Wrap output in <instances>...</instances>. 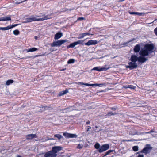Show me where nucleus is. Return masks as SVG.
Here are the masks:
<instances>
[{"mask_svg": "<svg viewBox=\"0 0 157 157\" xmlns=\"http://www.w3.org/2000/svg\"><path fill=\"white\" fill-rule=\"evenodd\" d=\"M32 57V56H29L28 57H27L26 58H30Z\"/></svg>", "mask_w": 157, "mask_h": 157, "instance_id": "nucleus-54", "label": "nucleus"}, {"mask_svg": "<svg viewBox=\"0 0 157 157\" xmlns=\"http://www.w3.org/2000/svg\"><path fill=\"white\" fill-rule=\"evenodd\" d=\"M113 150H109L107 152L105 153V154L103 156V157H104L109 155L111 152H113Z\"/></svg>", "mask_w": 157, "mask_h": 157, "instance_id": "nucleus-33", "label": "nucleus"}, {"mask_svg": "<svg viewBox=\"0 0 157 157\" xmlns=\"http://www.w3.org/2000/svg\"><path fill=\"white\" fill-rule=\"evenodd\" d=\"M18 25V24H14V25H9L10 26V29H11V28H12L17 25Z\"/></svg>", "mask_w": 157, "mask_h": 157, "instance_id": "nucleus-38", "label": "nucleus"}, {"mask_svg": "<svg viewBox=\"0 0 157 157\" xmlns=\"http://www.w3.org/2000/svg\"><path fill=\"white\" fill-rule=\"evenodd\" d=\"M124 0H121V1H120L121 2H122V1H124Z\"/></svg>", "mask_w": 157, "mask_h": 157, "instance_id": "nucleus-60", "label": "nucleus"}, {"mask_svg": "<svg viewBox=\"0 0 157 157\" xmlns=\"http://www.w3.org/2000/svg\"><path fill=\"white\" fill-rule=\"evenodd\" d=\"M152 148L153 147L150 144H147L145 147L142 150L138 152L137 153H144L145 155H147L151 152Z\"/></svg>", "mask_w": 157, "mask_h": 157, "instance_id": "nucleus-2", "label": "nucleus"}, {"mask_svg": "<svg viewBox=\"0 0 157 157\" xmlns=\"http://www.w3.org/2000/svg\"><path fill=\"white\" fill-rule=\"evenodd\" d=\"M84 42V40H79L76 42H75V43L76 45H77L78 44H82Z\"/></svg>", "mask_w": 157, "mask_h": 157, "instance_id": "nucleus-29", "label": "nucleus"}, {"mask_svg": "<svg viewBox=\"0 0 157 157\" xmlns=\"http://www.w3.org/2000/svg\"><path fill=\"white\" fill-rule=\"evenodd\" d=\"M34 38H35V39L36 40L37 38V36H35L34 37Z\"/></svg>", "mask_w": 157, "mask_h": 157, "instance_id": "nucleus-53", "label": "nucleus"}, {"mask_svg": "<svg viewBox=\"0 0 157 157\" xmlns=\"http://www.w3.org/2000/svg\"><path fill=\"white\" fill-rule=\"evenodd\" d=\"M39 16L36 15H33L30 17L27 18L25 21L23 22L24 23L30 22L33 21H43L45 20H47L49 19L48 16H45L44 17L40 18H38Z\"/></svg>", "mask_w": 157, "mask_h": 157, "instance_id": "nucleus-1", "label": "nucleus"}, {"mask_svg": "<svg viewBox=\"0 0 157 157\" xmlns=\"http://www.w3.org/2000/svg\"><path fill=\"white\" fill-rule=\"evenodd\" d=\"M13 82V80H9L6 81V84L7 85H9L10 84L12 83Z\"/></svg>", "mask_w": 157, "mask_h": 157, "instance_id": "nucleus-26", "label": "nucleus"}, {"mask_svg": "<svg viewBox=\"0 0 157 157\" xmlns=\"http://www.w3.org/2000/svg\"><path fill=\"white\" fill-rule=\"evenodd\" d=\"M137 157H144V155L143 154L139 155Z\"/></svg>", "mask_w": 157, "mask_h": 157, "instance_id": "nucleus-45", "label": "nucleus"}, {"mask_svg": "<svg viewBox=\"0 0 157 157\" xmlns=\"http://www.w3.org/2000/svg\"><path fill=\"white\" fill-rule=\"evenodd\" d=\"M149 53L147 51L145 48L144 49H142L139 52V54L141 56L145 57L149 55Z\"/></svg>", "mask_w": 157, "mask_h": 157, "instance_id": "nucleus-9", "label": "nucleus"}, {"mask_svg": "<svg viewBox=\"0 0 157 157\" xmlns=\"http://www.w3.org/2000/svg\"><path fill=\"white\" fill-rule=\"evenodd\" d=\"M96 128H97V126H96Z\"/></svg>", "mask_w": 157, "mask_h": 157, "instance_id": "nucleus-62", "label": "nucleus"}, {"mask_svg": "<svg viewBox=\"0 0 157 157\" xmlns=\"http://www.w3.org/2000/svg\"><path fill=\"white\" fill-rule=\"evenodd\" d=\"M156 84H157V82H156Z\"/></svg>", "mask_w": 157, "mask_h": 157, "instance_id": "nucleus-63", "label": "nucleus"}, {"mask_svg": "<svg viewBox=\"0 0 157 157\" xmlns=\"http://www.w3.org/2000/svg\"><path fill=\"white\" fill-rule=\"evenodd\" d=\"M103 85H105V84H97L96 83V86H101Z\"/></svg>", "mask_w": 157, "mask_h": 157, "instance_id": "nucleus-40", "label": "nucleus"}, {"mask_svg": "<svg viewBox=\"0 0 157 157\" xmlns=\"http://www.w3.org/2000/svg\"><path fill=\"white\" fill-rule=\"evenodd\" d=\"M2 17H0V21H2Z\"/></svg>", "mask_w": 157, "mask_h": 157, "instance_id": "nucleus-56", "label": "nucleus"}, {"mask_svg": "<svg viewBox=\"0 0 157 157\" xmlns=\"http://www.w3.org/2000/svg\"><path fill=\"white\" fill-rule=\"evenodd\" d=\"M75 61V60L74 59H70L67 62V63L71 64L74 63Z\"/></svg>", "mask_w": 157, "mask_h": 157, "instance_id": "nucleus-31", "label": "nucleus"}, {"mask_svg": "<svg viewBox=\"0 0 157 157\" xmlns=\"http://www.w3.org/2000/svg\"><path fill=\"white\" fill-rule=\"evenodd\" d=\"M84 85H86L87 86H90V84L87 83H85Z\"/></svg>", "mask_w": 157, "mask_h": 157, "instance_id": "nucleus-47", "label": "nucleus"}, {"mask_svg": "<svg viewBox=\"0 0 157 157\" xmlns=\"http://www.w3.org/2000/svg\"><path fill=\"white\" fill-rule=\"evenodd\" d=\"M49 49L51 51V52H53L54 51V50L52 49V48H50Z\"/></svg>", "mask_w": 157, "mask_h": 157, "instance_id": "nucleus-52", "label": "nucleus"}, {"mask_svg": "<svg viewBox=\"0 0 157 157\" xmlns=\"http://www.w3.org/2000/svg\"><path fill=\"white\" fill-rule=\"evenodd\" d=\"M110 68L109 67H94L92 69V70H96L98 71H106Z\"/></svg>", "mask_w": 157, "mask_h": 157, "instance_id": "nucleus-10", "label": "nucleus"}, {"mask_svg": "<svg viewBox=\"0 0 157 157\" xmlns=\"http://www.w3.org/2000/svg\"><path fill=\"white\" fill-rule=\"evenodd\" d=\"M151 132H153V131H152V130H151Z\"/></svg>", "mask_w": 157, "mask_h": 157, "instance_id": "nucleus-61", "label": "nucleus"}, {"mask_svg": "<svg viewBox=\"0 0 157 157\" xmlns=\"http://www.w3.org/2000/svg\"><path fill=\"white\" fill-rule=\"evenodd\" d=\"M140 46L139 44H137L135 46L134 48V51L135 52H138L140 49Z\"/></svg>", "mask_w": 157, "mask_h": 157, "instance_id": "nucleus-17", "label": "nucleus"}, {"mask_svg": "<svg viewBox=\"0 0 157 157\" xmlns=\"http://www.w3.org/2000/svg\"><path fill=\"white\" fill-rule=\"evenodd\" d=\"M83 146V144H78L77 146V148L78 149L82 148Z\"/></svg>", "mask_w": 157, "mask_h": 157, "instance_id": "nucleus-36", "label": "nucleus"}, {"mask_svg": "<svg viewBox=\"0 0 157 157\" xmlns=\"http://www.w3.org/2000/svg\"><path fill=\"white\" fill-rule=\"evenodd\" d=\"M62 147L60 146H54L52 148V152L55 157L57 156V153L59 151L61 150Z\"/></svg>", "mask_w": 157, "mask_h": 157, "instance_id": "nucleus-5", "label": "nucleus"}, {"mask_svg": "<svg viewBox=\"0 0 157 157\" xmlns=\"http://www.w3.org/2000/svg\"><path fill=\"white\" fill-rule=\"evenodd\" d=\"M84 19H85L83 17H79V18H78V20H84Z\"/></svg>", "mask_w": 157, "mask_h": 157, "instance_id": "nucleus-43", "label": "nucleus"}, {"mask_svg": "<svg viewBox=\"0 0 157 157\" xmlns=\"http://www.w3.org/2000/svg\"><path fill=\"white\" fill-rule=\"evenodd\" d=\"M67 41L66 40H61L53 42L51 44V46L52 47L55 46L59 47L62 44Z\"/></svg>", "mask_w": 157, "mask_h": 157, "instance_id": "nucleus-3", "label": "nucleus"}, {"mask_svg": "<svg viewBox=\"0 0 157 157\" xmlns=\"http://www.w3.org/2000/svg\"><path fill=\"white\" fill-rule=\"evenodd\" d=\"M37 137V136L35 134H29L27 135L26 136L27 140H31L33 138Z\"/></svg>", "mask_w": 157, "mask_h": 157, "instance_id": "nucleus-15", "label": "nucleus"}, {"mask_svg": "<svg viewBox=\"0 0 157 157\" xmlns=\"http://www.w3.org/2000/svg\"><path fill=\"white\" fill-rule=\"evenodd\" d=\"M144 48L149 53H151L153 52L154 46L153 44H147L144 45Z\"/></svg>", "mask_w": 157, "mask_h": 157, "instance_id": "nucleus-4", "label": "nucleus"}, {"mask_svg": "<svg viewBox=\"0 0 157 157\" xmlns=\"http://www.w3.org/2000/svg\"><path fill=\"white\" fill-rule=\"evenodd\" d=\"M54 137L57 138L59 140H60L61 139L63 138V136L59 134H55Z\"/></svg>", "mask_w": 157, "mask_h": 157, "instance_id": "nucleus-24", "label": "nucleus"}, {"mask_svg": "<svg viewBox=\"0 0 157 157\" xmlns=\"http://www.w3.org/2000/svg\"><path fill=\"white\" fill-rule=\"evenodd\" d=\"M13 33L15 35H17L19 34L20 32L18 30H15L13 31Z\"/></svg>", "mask_w": 157, "mask_h": 157, "instance_id": "nucleus-28", "label": "nucleus"}, {"mask_svg": "<svg viewBox=\"0 0 157 157\" xmlns=\"http://www.w3.org/2000/svg\"><path fill=\"white\" fill-rule=\"evenodd\" d=\"M2 21H11V20L10 16L7 17H2Z\"/></svg>", "mask_w": 157, "mask_h": 157, "instance_id": "nucleus-18", "label": "nucleus"}, {"mask_svg": "<svg viewBox=\"0 0 157 157\" xmlns=\"http://www.w3.org/2000/svg\"><path fill=\"white\" fill-rule=\"evenodd\" d=\"M133 150L135 151H136L138 150V146H134L132 147Z\"/></svg>", "mask_w": 157, "mask_h": 157, "instance_id": "nucleus-32", "label": "nucleus"}, {"mask_svg": "<svg viewBox=\"0 0 157 157\" xmlns=\"http://www.w3.org/2000/svg\"><path fill=\"white\" fill-rule=\"evenodd\" d=\"M63 36V34L60 32H58L55 35V40H58L60 38Z\"/></svg>", "mask_w": 157, "mask_h": 157, "instance_id": "nucleus-16", "label": "nucleus"}, {"mask_svg": "<svg viewBox=\"0 0 157 157\" xmlns=\"http://www.w3.org/2000/svg\"><path fill=\"white\" fill-rule=\"evenodd\" d=\"M117 113H113L112 112H109L107 114V115H108L109 116H110L112 115H115Z\"/></svg>", "mask_w": 157, "mask_h": 157, "instance_id": "nucleus-35", "label": "nucleus"}, {"mask_svg": "<svg viewBox=\"0 0 157 157\" xmlns=\"http://www.w3.org/2000/svg\"><path fill=\"white\" fill-rule=\"evenodd\" d=\"M139 57L136 55H132L131 56L130 60L134 63H136L137 61L138 62Z\"/></svg>", "mask_w": 157, "mask_h": 157, "instance_id": "nucleus-13", "label": "nucleus"}, {"mask_svg": "<svg viewBox=\"0 0 157 157\" xmlns=\"http://www.w3.org/2000/svg\"><path fill=\"white\" fill-rule=\"evenodd\" d=\"M63 135L66 138H76L77 137V135L75 134L69 133L67 132L63 133Z\"/></svg>", "mask_w": 157, "mask_h": 157, "instance_id": "nucleus-8", "label": "nucleus"}, {"mask_svg": "<svg viewBox=\"0 0 157 157\" xmlns=\"http://www.w3.org/2000/svg\"><path fill=\"white\" fill-rule=\"evenodd\" d=\"M129 135H134L136 134H138L137 132L136 131V130H133V131H131L129 132Z\"/></svg>", "mask_w": 157, "mask_h": 157, "instance_id": "nucleus-23", "label": "nucleus"}, {"mask_svg": "<svg viewBox=\"0 0 157 157\" xmlns=\"http://www.w3.org/2000/svg\"><path fill=\"white\" fill-rule=\"evenodd\" d=\"M94 147L96 149H99L100 148V145L98 143H96L94 145Z\"/></svg>", "mask_w": 157, "mask_h": 157, "instance_id": "nucleus-27", "label": "nucleus"}, {"mask_svg": "<svg viewBox=\"0 0 157 157\" xmlns=\"http://www.w3.org/2000/svg\"><path fill=\"white\" fill-rule=\"evenodd\" d=\"M89 128H88V129H87V131H89Z\"/></svg>", "mask_w": 157, "mask_h": 157, "instance_id": "nucleus-58", "label": "nucleus"}, {"mask_svg": "<svg viewBox=\"0 0 157 157\" xmlns=\"http://www.w3.org/2000/svg\"><path fill=\"white\" fill-rule=\"evenodd\" d=\"M129 13L131 14H136L137 12H130Z\"/></svg>", "mask_w": 157, "mask_h": 157, "instance_id": "nucleus-42", "label": "nucleus"}, {"mask_svg": "<svg viewBox=\"0 0 157 157\" xmlns=\"http://www.w3.org/2000/svg\"><path fill=\"white\" fill-rule=\"evenodd\" d=\"M145 14V13H138L137 12L136 15H139V16L144 15Z\"/></svg>", "mask_w": 157, "mask_h": 157, "instance_id": "nucleus-37", "label": "nucleus"}, {"mask_svg": "<svg viewBox=\"0 0 157 157\" xmlns=\"http://www.w3.org/2000/svg\"><path fill=\"white\" fill-rule=\"evenodd\" d=\"M68 92V90L66 89L65 90L62 91L60 92L59 95V96H61L62 95H63L64 94H66Z\"/></svg>", "mask_w": 157, "mask_h": 157, "instance_id": "nucleus-19", "label": "nucleus"}, {"mask_svg": "<svg viewBox=\"0 0 157 157\" xmlns=\"http://www.w3.org/2000/svg\"><path fill=\"white\" fill-rule=\"evenodd\" d=\"M84 83H85L82 82H79L78 84L79 85H84Z\"/></svg>", "mask_w": 157, "mask_h": 157, "instance_id": "nucleus-46", "label": "nucleus"}, {"mask_svg": "<svg viewBox=\"0 0 157 157\" xmlns=\"http://www.w3.org/2000/svg\"><path fill=\"white\" fill-rule=\"evenodd\" d=\"M109 148V145L108 144H105L102 145L98 149V152L101 153L108 150Z\"/></svg>", "mask_w": 157, "mask_h": 157, "instance_id": "nucleus-7", "label": "nucleus"}, {"mask_svg": "<svg viewBox=\"0 0 157 157\" xmlns=\"http://www.w3.org/2000/svg\"><path fill=\"white\" fill-rule=\"evenodd\" d=\"M128 65L126 66V68H129L130 70H132L136 68L137 67V65L136 63H134L132 61L128 63Z\"/></svg>", "mask_w": 157, "mask_h": 157, "instance_id": "nucleus-6", "label": "nucleus"}, {"mask_svg": "<svg viewBox=\"0 0 157 157\" xmlns=\"http://www.w3.org/2000/svg\"><path fill=\"white\" fill-rule=\"evenodd\" d=\"M98 42L96 40H90L88 42L85 44L88 46L92 45H95L97 44Z\"/></svg>", "mask_w": 157, "mask_h": 157, "instance_id": "nucleus-11", "label": "nucleus"}, {"mask_svg": "<svg viewBox=\"0 0 157 157\" xmlns=\"http://www.w3.org/2000/svg\"><path fill=\"white\" fill-rule=\"evenodd\" d=\"M96 84H90V86H96Z\"/></svg>", "mask_w": 157, "mask_h": 157, "instance_id": "nucleus-44", "label": "nucleus"}, {"mask_svg": "<svg viewBox=\"0 0 157 157\" xmlns=\"http://www.w3.org/2000/svg\"><path fill=\"white\" fill-rule=\"evenodd\" d=\"M151 132V131H150V132H144L145 133H150Z\"/></svg>", "mask_w": 157, "mask_h": 157, "instance_id": "nucleus-49", "label": "nucleus"}, {"mask_svg": "<svg viewBox=\"0 0 157 157\" xmlns=\"http://www.w3.org/2000/svg\"><path fill=\"white\" fill-rule=\"evenodd\" d=\"M50 108L51 107L50 106H44L42 107V109L43 111H44L45 110L48 109Z\"/></svg>", "mask_w": 157, "mask_h": 157, "instance_id": "nucleus-34", "label": "nucleus"}, {"mask_svg": "<svg viewBox=\"0 0 157 157\" xmlns=\"http://www.w3.org/2000/svg\"><path fill=\"white\" fill-rule=\"evenodd\" d=\"M10 29V26H8L6 27H0V30H6Z\"/></svg>", "mask_w": 157, "mask_h": 157, "instance_id": "nucleus-25", "label": "nucleus"}, {"mask_svg": "<svg viewBox=\"0 0 157 157\" xmlns=\"http://www.w3.org/2000/svg\"><path fill=\"white\" fill-rule=\"evenodd\" d=\"M111 109L112 110H116V108H115L112 107L111 108Z\"/></svg>", "mask_w": 157, "mask_h": 157, "instance_id": "nucleus-48", "label": "nucleus"}, {"mask_svg": "<svg viewBox=\"0 0 157 157\" xmlns=\"http://www.w3.org/2000/svg\"><path fill=\"white\" fill-rule=\"evenodd\" d=\"M88 127H89V129L91 128V127H90V126H88Z\"/></svg>", "mask_w": 157, "mask_h": 157, "instance_id": "nucleus-57", "label": "nucleus"}, {"mask_svg": "<svg viewBox=\"0 0 157 157\" xmlns=\"http://www.w3.org/2000/svg\"><path fill=\"white\" fill-rule=\"evenodd\" d=\"M148 60L147 58L145 57L142 56H140L139 57L138 62L140 63H143L145 62Z\"/></svg>", "mask_w": 157, "mask_h": 157, "instance_id": "nucleus-12", "label": "nucleus"}, {"mask_svg": "<svg viewBox=\"0 0 157 157\" xmlns=\"http://www.w3.org/2000/svg\"><path fill=\"white\" fill-rule=\"evenodd\" d=\"M124 87L125 88H130L131 89H135L136 88V87L132 85H128L124 86Z\"/></svg>", "mask_w": 157, "mask_h": 157, "instance_id": "nucleus-20", "label": "nucleus"}, {"mask_svg": "<svg viewBox=\"0 0 157 157\" xmlns=\"http://www.w3.org/2000/svg\"><path fill=\"white\" fill-rule=\"evenodd\" d=\"M90 34L88 33H83L80 34L78 38V39H82L86 35H89Z\"/></svg>", "mask_w": 157, "mask_h": 157, "instance_id": "nucleus-21", "label": "nucleus"}, {"mask_svg": "<svg viewBox=\"0 0 157 157\" xmlns=\"http://www.w3.org/2000/svg\"><path fill=\"white\" fill-rule=\"evenodd\" d=\"M90 121H87V122H86V124H90Z\"/></svg>", "mask_w": 157, "mask_h": 157, "instance_id": "nucleus-50", "label": "nucleus"}, {"mask_svg": "<svg viewBox=\"0 0 157 157\" xmlns=\"http://www.w3.org/2000/svg\"><path fill=\"white\" fill-rule=\"evenodd\" d=\"M154 32L155 34L157 36V27L154 29Z\"/></svg>", "mask_w": 157, "mask_h": 157, "instance_id": "nucleus-41", "label": "nucleus"}, {"mask_svg": "<svg viewBox=\"0 0 157 157\" xmlns=\"http://www.w3.org/2000/svg\"><path fill=\"white\" fill-rule=\"evenodd\" d=\"M49 140H54V139L53 138H52L50 139Z\"/></svg>", "mask_w": 157, "mask_h": 157, "instance_id": "nucleus-55", "label": "nucleus"}, {"mask_svg": "<svg viewBox=\"0 0 157 157\" xmlns=\"http://www.w3.org/2000/svg\"><path fill=\"white\" fill-rule=\"evenodd\" d=\"M38 50V49L35 48H32L27 50V52H34Z\"/></svg>", "mask_w": 157, "mask_h": 157, "instance_id": "nucleus-22", "label": "nucleus"}, {"mask_svg": "<svg viewBox=\"0 0 157 157\" xmlns=\"http://www.w3.org/2000/svg\"><path fill=\"white\" fill-rule=\"evenodd\" d=\"M75 45H76V44L75 43V42H74L72 43L68 47V48H74Z\"/></svg>", "mask_w": 157, "mask_h": 157, "instance_id": "nucleus-30", "label": "nucleus"}, {"mask_svg": "<svg viewBox=\"0 0 157 157\" xmlns=\"http://www.w3.org/2000/svg\"><path fill=\"white\" fill-rule=\"evenodd\" d=\"M17 157H21L20 156V155H18V156H17Z\"/></svg>", "mask_w": 157, "mask_h": 157, "instance_id": "nucleus-59", "label": "nucleus"}, {"mask_svg": "<svg viewBox=\"0 0 157 157\" xmlns=\"http://www.w3.org/2000/svg\"><path fill=\"white\" fill-rule=\"evenodd\" d=\"M135 140H134V139H131V140H124L125 141H127V142L133 141H135Z\"/></svg>", "mask_w": 157, "mask_h": 157, "instance_id": "nucleus-39", "label": "nucleus"}, {"mask_svg": "<svg viewBox=\"0 0 157 157\" xmlns=\"http://www.w3.org/2000/svg\"><path fill=\"white\" fill-rule=\"evenodd\" d=\"M27 0H25V1H21V2H18V3H17L19 4H20L21 3H22L23 2H24V1H26Z\"/></svg>", "mask_w": 157, "mask_h": 157, "instance_id": "nucleus-51", "label": "nucleus"}, {"mask_svg": "<svg viewBox=\"0 0 157 157\" xmlns=\"http://www.w3.org/2000/svg\"><path fill=\"white\" fill-rule=\"evenodd\" d=\"M42 154H44L45 157H55L52 151H48L45 153H42Z\"/></svg>", "mask_w": 157, "mask_h": 157, "instance_id": "nucleus-14", "label": "nucleus"}]
</instances>
